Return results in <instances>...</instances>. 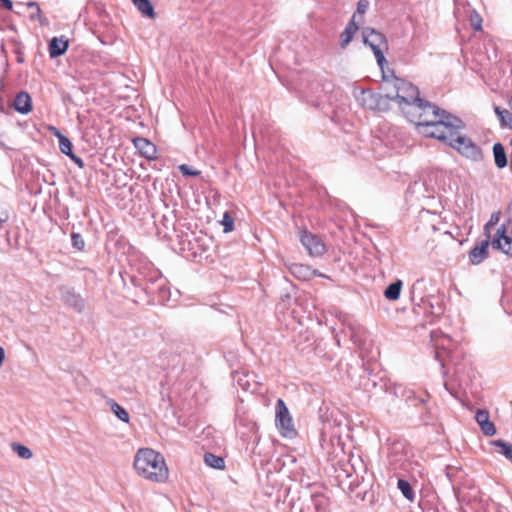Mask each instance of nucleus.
<instances>
[{"mask_svg":"<svg viewBox=\"0 0 512 512\" xmlns=\"http://www.w3.org/2000/svg\"><path fill=\"white\" fill-rule=\"evenodd\" d=\"M509 105H510V107L512 108V95H511V98H510V100H509Z\"/></svg>","mask_w":512,"mask_h":512,"instance_id":"42","label":"nucleus"},{"mask_svg":"<svg viewBox=\"0 0 512 512\" xmlns=\"http://www.w3.org/2000/svg\"><path fill=\"white\" fill-rule=\"evenodd\" d=\"M290 272L298 279L307 281L312 279L317 275L316 271L311 267L304 264H292L290 267Z\"/></svg>","mask_w":512,"mask_h":512,"instance_id":"15","label":"nucleus"},{"mask_svg":"<svg viewBox=\"0 0 512 512\" xmlns=\"http://www.w3.org/2000/svg\"><path fill=\"white\" fill-rule=\"evenodd\" d=\"M27 7L28 8L36 9V14H31L30 15V18L32 20L37 19L41 26H47L49 24L48 19L43 15V13H42V11H41V9H40V7H39L37 2H33V1L28 2L27 3Z\"/></svg>","mask_w":512,"mask_h":512,"instance_id":"23","label":"nucleus"},{"mask_svg":"<svg viewBox=\"0 0 512 512\" xmlns=\"http://www.w3.org/2000/svg\"><path fill=\"white\" fill-rule=\"evenodd\" d=\"M448 145L455 148L467 158L478 160L482 157L480 148L475 145L470 138L461 135L459 130H457L454 139L451 140Z\"/></svg>","mask_w":512,"mask_h":512,"instance_id":"9","label":"nucleus"},{"mask_svg":"<svg viewBox=\"0 0 512 512\" xmlns=\"http://www.w3.org/2000/svg\"><path fill=\"white\" fill-rule=\"evenodd\" d=\"M68 49V41L64 37H54L49 43V55L56 58L63 55Z\"/></svg>","mask_w":512,"mask_h":512,"instance_id":"16","label":"nucleus"},{"mask_svg":"<svg viewBox=\"0 0 512 512\" xmlns=\"http://www.w3.org/2000/svg\"><path fill=\"white\" fill-rule=\"evenodd\" d=\"M71 238H72V244L75 248H77L78 250H82L84 248L85 242L79 234L73 233Z\"/></svg>","mask_w":512,"mask_h":512,"instance_id":"34","label":"nucleus"},{"mask_svg":"<svg viewBox=\"0 0 512 512\" xmlns=\"http://www.w3.org/2000/svg\"><path fill=\"white\" fill-rule=\"evenodd\" d=\"M442 111L439 107L420 99V101L410 106L405 116L410 122L416 124L417 131L419 132L420 128L428 127V125H431V123L442 116Z\"/></svg>","mask_w":512,"mask_h":512,"instance_id":"4","label":"nucleus"},{"mask_svg":"<svg viewBox=\"0 0 512 512\" xmlns=\"http://www.w3.org/2000/svg\"><path fill=\"white\" fill-rule=\"evenodd\" d=\"M493 445L499 448V453L504 455L507 459L512 461V445L502 441L496 440L493 442Z\"/></svg>","mask_w":512,"mask_h":512,"instance_id":"26","label":"nucleus"},{"mask_svg":"<svg viewBox=\"0 0 512 512\" xmlns=\"http://www.w3.org/2000/svg\"><path fill=\"white\" fill-rule=\"evenodd\" d=\"M354 96L357 102L364 108L378 111H385L388 109L389 105L386 94L380 95L369 89H355Z\"/></svg>","mask_w":512,"mask_h":512,"instance_id":"7","label":"nucleus"},{"mask_svg":"<svg viewBox=\"0 0 512 512\" xmlns=\"http://www.w3.org/2000/svg\"><path fill=\"white\" fill-rule=\"evenodd\" d=\"M476 422L479 424L481 431L486 436H493L496 434V427L490 421V416L486 410H478L475 415Z\"/></svg>","mask_w":512,"mask_h":512,"instance_id":"13","label":"nucleus"},{"mask_svg":"<svg viewBox=\"0 0 512 512\" xmlns=\"http://www.w3.org/2000/svg\"><path fill=\"white\" fill-rule=\"evenodd\" d=\"M134 6L144 15L150 18L155 17V12L149 0H132Z\"/></svg>","mask_w":512,"mask_h":512,"instance_id":"22","label":"nucleus"},{"mask_svg":"<svg viewBox=\"0 0 512 512\" xmlns=\"http://www.w3.org/2000/svg\"><path fill=\"white\" fill-rule=\"evenodd\" d=\"M111 408H112L113 412L115 413V415L120 420H122L123 422H128L129 421V414H128V412L123 407H121L119 404L114 402L112 404Z\"/></svg>","mask_w":512,"mask_h":512,"instance_id":"30","label":"nucleus"},{"mask_svg":"<svg viewBox=\"0 0 512 512\" xmlns=\"http://www.w3.org/2000/svg\"><path fill=\"white\" fill-rule=\"evenodd\" d=\"M9 218L8 205L6 203H0V222H5Z\"/></svg>","mask_w":512,"mask_h":512,"instance_id":"35","label":"nucleus"},{"mask_svg":"<svg viewBox=\"0 0 512 512\" xmlns=\"http://www.w3.org/2000/svg\"><path fill=\"white\" fill-rule=\"evenodd\" d=\"M462 127L463 122L459 118L446 111H442V116L431 123V125H428V127L420 128L419 133L426 137L436 138L445 144H449V142L454 139L457 130H460Z\"/></svg>","mask_w":512,"mask_h":512,"instance_id":"3","label":"nucleus"},{"mask_svg":"<svg viewBox=\"0 0 512 512\" xmlns=\"http://www.w3.org/2000/svg\"><path fill=\"white\" fill-rule=\"evenodd\" d=\"M416 185H417V182H414V187H413V189H417V188H416Z\"/></svg>","mask_w":512,"mask_h":512,"instance_id":"44","label":"nucleus"},{"mask_svg":"<svg viewBox=\"0 0 512 512\" xmlns=\"http://www.w3.org/2000/svg\"><path fill=\"white\" fill-rule=\"evenodd\" d=\"M4 359H5V352H4V349L0 346V366L4 362Z\"/></svg>","mask_w":512,"mask_h":512,"instance_id":"39","label":"nucleus"},{"mask_svg":"<svg viewBox=\"0 0 512 512\" xmlns=\"http://www.w3.org/2000/svg\"><path fill=\"white\" fill-rule=\"evenodd\" d=\"M425 190H429L430 188L428 186H426L425 184H423Z\"/></svg>","mask_w":512,"mask_h":512,"instance_id":"43","label":"nucleus"},{"mask_svg":"<svg viewBox=\"0 0 512 512\" xmlns=\"http://www.w3.org/2000/svg\"><path fill=\"white\" fill-rule=\"evenodd\" d=\"M500 221V212H494L491 214L489 221L484 225V234L490 239L493 235V228Z\"/></svg>","mask_w":512,"mask_h":512,"instance_id":"24","label":"nucleus"},{"mask_svg":"<svg viewBox=\"0 0 512 512\" xmlns=\"http://www.w3.org/2000/svg\"><path fill=\"white\" fill-rule=\"evenodd\" d=\"M314 499H319L321 503L325 502L326 500L323 495H315Z\"/></svg>","mask_w":512,"mask_h":512,"instance_id":"41","label":"nucleus"},{"mask_svg":"<svg viewBox=\"0 0 512 512\" xmlns=\"http://www.w3.org/2000/svg\"><path fill=\"white\" fill-rule=\"evenodd\" d=\"M12 449L15 453H17V455L20 457V458H23V459H30L32 456H33V453L32 451L22 445V444H19V443H13L12 444Z\"/></svg>","mask_w":512,"mask_h":512,"instance_id":"27","label":"nucleus"},{"mask_svg":"<svg viewBox=\"0 0 512 512\" xmlns=\"http://www.w3.org/2000/svg\"><path fill=\"white\" fill-rule=\"evenodd\" d=\"M490 239L494 250L512 257V219L498 226Z\"/></svg>","mask_w":512,"mask_h":512,"instance_id":"6","label":"nucleus"},{"mask_svg":"<svg viewBox=\"0 0 512 512\" xmlns=\"http://www.w3.org/2000/svg\"><path fill=\"white\" fill-rule=\"evenodd\" d=\"M470 22L474 30L479 31L482 29V18L478 13H473V15L470 18Z\"/></svg>","mask_w":512,"mask_h":512,"instance_id":"33","label":"nucleus"},{"mask_svg":"<svg viewBox=\"0 0 512 512\" xmlns=\"http://www.w3.org/2000/svg\"><path fill=\"white\" fill-rule=\"evenodd\" d=\"M0 2L2 3V5L8 9V10H11L12 7H13V3L11 0H0Z\"/></svg>","mask_w":512,"mask_h":512,"instance_id":"38","label":"nucleus"},{"mask_svg":"<svg viewBox=\"0 0 512 512\" xmlns=\"http://www.w3.org/2000/svg\"><path fill=\"white\" fill-rule=\"evenodd\" d=\"M369 8V1L368 0H359L357 3V11L354 15H357V20L361 23L363 15L366 13V11Z\"/></svg>","mask_w":512,"mask_h":512,"instance_id":"31","label":"nucleus"},{"mask_svg":"<svg viewBox=\"0 0 512 512\" xmlns=\"http://www.w3.org/2000/svg\"><path fill=\"white\" fill-rule=\"evenodd\" d=\"M48 130L59 140L60 137H64V135L54 126H49Z\"/></svg>","mask_w":512,"mask_h":512,"instance_id":"36","label":"nucleus"},{"mask_svg":"<svg viewBox=\"0 0 512 512\" xmlns=\"http://www.w3.org/2000/svg\"><path fill=\"white\" fill-rule=\"evenodd\" d=\"M494 112L499 118L501 127H508L512 129V113L509 110L495 106Z\"/></svg>","mask_w":512,"mask_h":512,"instance_id":"19","label":"nucleus"},{"mask_svg":"<svg viewBox=\"0 0 512 512\" xmlns=\"http://www.w3.org/2000/svg\"><path fill=\"white\" fill-rule=\"evenodd\" d=\"M510 144L512 145V138H511Z\"/></svg>","mask_w":512,"mask_h":512,"instance_id":"45","label":"nucleus"},{"mask_svg":"<svg viewBox=\"0 0 512 512\" xmlns=\"http://www.w3.org/2000/svg\"><path fill=\"white\" fill-rule=\"evenodd\" d=\"M133 143L135 148L140 152L142 156L149 160L156 159L157 148L148 139L138 137L133 140Z\"/></svg>","mask_w":512,"mask_h":512,"instance_id":"12","label":"nucleus"},{"mask_svg":"<svg viewBox=\"0 0 512 512\" xmlns=\"http://www.w3.org/2000/svg\"><path fill=\"white\" fill-rule=\"evenodd\" d=\"M300 241L311 256H322L326 252L324 242L306 229L301 231Z\"/></svg>","mask_w":512,"mask_h":512,"instance_id":"10","label":"nucleus"},{"mask_svg":"<svg viewBox=\"0 0 512 512\" xmlns=\"http://www.w3.org/2000/svg\"><path fill=\"white\" fill-rule=\"evenodd\" d=\"M70 159L76 163L79 167H83L84 163L82 161L81 158H79L78 156H76L74 153H72L70 156Z\"/></svg>","mask_w":512,"mask_h":512,"instance_id":"37","label":"nucleus"},{"mask_svg":"<svg viewBox=\"0 0 512 512\" xmlns=\"http://www.w3.org/2000/svg\"><path fill=\"white\" fill-rule=\"evenodd\" d=\"M495 164L498 168H504L507 165V156L501 143H495L493 146Z\"/></svg>","mask_w":512,"mask_h":512,"instance_id":"18","label":"nucleus"},{"mask_svg":"<svg viewBox=\"0 0 512 512\" xmlns=\"http://www.w3.org/2000/svg\"><path fill=\"white\" fill-rule=\"evenodd\" d=\"M359 24L360 22L357 20V15H353L351 21L341 33L340 38L342 47H346L351 42L353 35L359 29Z\"/></svg>","mask_w":512,"mask_h":512,"instance_id":"17","label":"nucleus"},{"mask_svg":"<svg viewBox=\"0 0 512 512\" xmlns=\"http://www.w3.org/2000/svg\"><path fill=\"white\" fill-rule=\"evenodd\" d=\"M511 169H512V164H511Z\"/></svg>","mask_w":512,"mask_h":512,"instance_id":"46","label":"nucleus"},{"mask_svg":"<svg viewBox=\"0 0 512 512\" xmlns=\"http://www.w3.org/2000/svg\"><path fill=\"white\" fill-rule=\"evenodd\" d=\"M179 171L183 176L196 177L201 175V171L188 164H181L178 166Z\"/></svg>","mask_w":512,"mask_h":512,"instance_id":"28","label":"nucleus"},{"mask_svg":"<svg viewBox=\"0 0 512 512\" xmlns=\"http://www.w3.org/2000/svg\"><path fill=\"white\" fill-rule=\"evenodd\" d=\"M401 289H402V281L397 280L396 282L391 283L386 288V290L384 291V296L388 300L395 301V300L399 299Z\"/></svg>","mask_w":512,"mask_h":512,"instance_id":"20","label":"nucleus"},{"mask_svg":"<svg viewBox=\"0 0 512 512\" xmlns=\"http://www.w3.org/2000/svg\"><path fill=\"white\" fill-rule=\"evenodd\" d=\"M489 245L491 239L485 236V239L477 243L468 254L469 261L472 265H479L489 257Z\"/></svg>","mask_w":512,"mask_h":512,"instance_id":"11","label":"nucleus"},{"mask_svg":"<svg viewBox=\"0 0 512 512\" xmlns=\"http://www.w3.org/2000/svg\"><path fill=\"white\" fill-rule=\"evenodd\" d=\"M221 224L224 226V232L229 233L234 230V219L228 212H225Z\"/></svg>","mask_w":512,"mask_h":512,"instance_id":"32","label":"nucleus"},{"mask_svg":"<svg viewBox=\"0 0 512 512\" xmlns=\"http://www.w3.org/2000/svg\"><path fill=\"white\" fill-rule=\"evenodd\" d=\"M204 462L207 466L223 470L225 468V461L222 457L217 456L213 453H205L204 454Z\"/></svg>","mask_w":512,"mask_h":512,"instance_id":"21","label":"nucleus"},{"mask_svg":"<svg viewBox=\"0 0 512 512\" xmlns=\"http://www.w3.org/2000/svg\"><path fill=\"white\" fill-rule=\"evenodd\" d=\"M362 35L365 45H368L372 49L377 63L382 66L383 62L386 61L383 54V49L387 48L385 36L370 27L364 28Z\"/></svg>","mask_w":512,"mask_h":512,"instance_id":"8","label":"nucleus"},{"mask_svg":"<svg viewBox=\"0 0 512 512\" xmlns=\"http://www.w3.org/2000/svg\"><path fill=\"white\" fill-rule=\"evenodd\" d=\"M58 142H59V149L63 154L70 156L73 153L72 143L66 136L60 137Z\"/></svg>","mask_w":512,"mask_h":512,"instance_id":"29","label":"nucleus"},{"mask_svg":"<svg viewBox=\"0 0 512 512\" xmlns=\"http://www.w3.org/2000/svg\"><path fill=\"white\" fill-rule=\"evenodd\" d=\"M133 465L137 474L148 481L165 483L169 478V468L164 457L151 448L139 449Z\"/></svg>","mask_w":512,"mask_h":512,"instance_id":"1","label":"nucleus"},{"mask_svg":"<svg viewBox=\"0 0 512 512\" xmlns=\"http://www.w3.org/2000/svg\"><path fill=\"white\" fill-rule=\"evenodd\" d=\"M385 92L387 96V102L395 101L402 112L405 114L412 104L420 101L419 90L412 83L400 79L394 78L391 81L385 83Z\"/></svg>","mask_w":512,"mask_h":512,"instance_id":"2","label":"nucleus"},{"mask_svg":"<svg viewBox=\"0 0 512 512\" xmlns=\"http://www.w3.org/2000/svg\"><path fill=\"white\" fill-rule=\"evenodd\" d=\"M397 486L406 499L409 501H414L415 494L409 482L403 479H399Z\"/></svg>","mask_w":512,"mask_h":512,"instance_id":"25","label":"nucleus"},{"mask_svg":"<svg viewBox=\"0 0 512 512\" xmlns=\"http://www.w3.org/2000/svg\"><path fill=\"white\" fill-rule=\"evenodd\" d=\"M14 109L21 114H28L32 110V100L30 95L25 92H19L14 100Z\"/></svg>","mask_w":512,"mask_h":512,"instance_id":"14","label":"nucleus"},{"mask_svg":"<svg viewBox=\"0 0 512 512\" xmlns=\"http://www.w3.org/2000/svg\"><path fill=\"white\" fill-rule=\"evenodd\" d=\"M437 334L438 333L436 331L431 332V338L435 342L436 348H438V344H437V340H436Z\"/></svg>","mask_w":512,"mask_h":512,"instance_id":"40","label":"nucleus"},{"mask_svg":"<svg viewBox=\"0 0 512 512\" xmlns=\"http://www.w3.org/2000/svg\"><path fill=\"white\" fill-rule=\"evenodd\" d=\"M275 425L284 438H294L297 435L293 418L283 399L279 398L275 406Z\"/></svg>","mask_w":512,"mask_h":512,"instance_id":"5","label":"nucleus"}]
</instances>
